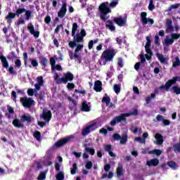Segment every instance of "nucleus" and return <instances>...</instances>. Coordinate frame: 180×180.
<instances>
[{"mask_svg":"<svg viewBox=\"0 0 180 180\" xmlns=\"http://www.w3.org/2000/svg\"><path fill=\"white\" fill-rule=\"evenodd\" d=\"M117 5H119V0H112L110 4L106 1L100 4L98 6V11L100 12L101 20H107L108 18H106V15L112 13L110 8H116Z\"/></svg>","mask_w":180,"mask_h":180,"instance_id":"f257e3e1","label":"nucleus"},{"mask_svg":"<svg viewBox=\"0 0 180 180\" xmlns=\"http://www.w3.org/2000/svg\"><path fill=\"white\" fill-rule=\"evenodd\" d=\"M116 56L115 49H106L101 55V59L98 60L100 65H106V63L113 60V57Z\"/></svg>","mask_w":180,"mask_h":180,"instance_id":"f03ea898","label":"nucleus"},{"mask_svg":"<svg viewBox=\"0 0 180 180\" xmlns=\"http://www.w3.org/2000/svg\"><path fill=\"white\" fill-rule=\"evenodd\" d=\"M77 30H78V24H77V22H74L72 27V36L74 37L75 41L82 43V41H84V37L86 36V32L85 30H81L80 32H78L77 35H75Z\"/></svg>","mask_w":180,"mask_h":180,"instance_id":"7ed1b4c3","label":"nucleus"},{"mask_svg":"<svg viewBox=\"0 0 180 180\" xmlns=\"http://www.w3.org/2000/svg\"><path fill=\"white\" fill-rule=\"evenodd\" d=\"M53 79L56 81V84H67V82L72 81L74 79V75L68 72L63 74V76L60 79L58 73L55 72L53 75Z\"/></svg>","mask_w":180,"mask_h":180,"instance_id":"20e7f679","label":"nucleus"},{"mask_svg":"<svg viewBox=\"0 0 180 180\" xmlns=\"http://www.w3.org/2000/svg\"><path fill=\"white\" fill-rule=\"evenodd\" d=\"M131 115H137V110H134L133 112L121 114L120 116L115 117L110 122L111 126H115V124L119 123V122H122V120H124L125 117H129V116H131Z\"/></svg>","mask_w":180,"mask_h":180,"instance_id":"39448f33","label":"nucleus"},{"mask_svg":"<svg viewBox=\"0 0 180 180\" xmlns=\"http://www.w3.org/2000/svg\"><path fill=\"white\" fill-rule=\"evenodd\" d=\"M25 12H26V9L25 8H19L16 10L15 13H8V14L6 17L8 23H12V19H15V18H16V15L20 16V15H22V13H25Z\"/></svg>","mask_w":180,"mask_h":180,"instance_id":"423d86ee","label":"nucleus"},{"mask_svg":"<svg viewBox=\"0 0 180 180\" xmlns=\"http://www.w3.org/2000/svg\"><path fill=\"white\" fill-rule=\"evenodd\" d=\"M99 126H98V124L95 122H91L89 125L84 128L82 131V136H86L91 133V131H94V130H96Z\"/></svg>","mask_w":180,"mask_h":180,"instance_id":"0eeeda50","label":"nucleus"},{"mask_svg":"<svg viewBox=\"0 0 180 180\" xmlns=\"http://www.w3.org/2000/svg\"><path fill=\"white\" fill-rule=\"evenodd\" d=\"M176 81L180 82V77H173L172 79L166 82L165 85H162L159 87V89L165 91H169V88L172 86L173 84H175Z\"/></svg>","mask_w":180,"mask_h":180,"instance_id":"6e6552de","label":"nucleus"},{"mask_svg":"<svg viewBox=\"0 0 180 180\" xmlns=\"http://www.w3.org/2000/svg\"><path fill=\"white\" fill-rule=\"evenodd\" d=\"M75 136L74 135L68 136L63 139H60L55 144V147H61L62 146H65L67 143H70L74 140Z\"/></svg>","mask_w":180,"mask_h":180,"instance_id":"1a4fd4ad","label":"nucleus"},{"mask_svg":"<svg viewBox=\"0 0 180 180\" xmlns=\"http://www.w3.org/2000/svg\"><path fill=\"white\" fill-rule=\"evenodd\" d=\"M147 43L145 46L146 51L147 54H146V58L148 60V61H150L151 60V57H153V52H151V50L150 49V46H151V40H150V38L147 37L146 38Z\"/></svg>","mask_w":180,"mask_h":180,"instance_id":"9d476101","label":"nucleus"},{"mask_svg":"<svg viewBox=\"0 0 180 180\" xmlns=\"http://www.w3.org/2000/svg\"><path fill=\"white\" fill-rule=\"evenodd\" d=\"M114 22L120 27L126 26L127 25V16H119L117 18H115L114 19Z\"/></svg>","mask_w":180,"mask_h":180,"instance_id":"9b49d317","label":"nucleus"},{"mask_svg":"<svg viewBox=\"0 0 180 180\" xmlns=\"http://www.w3.org/2000/svg\"><path fill=\"white\" fill-rule=\"evenodd\" d=\"M141 20L143 25H154V20L153 18H147V13L146 12L141 13Z\"/></svg>","mask_w":180,"mask_h":180,"instance_id":"f8f14e48","label":"nucleus"},{"mask_svg":"<svg viewBox=\"0 0 180 180\" xmlns=\"http://www.w3.org/2000/svg\"><path fill=\"white\" fill-rule=\"evenodd\" d=\"M20 102L24 108H30L31 106H33V105H34V101L31 98H21Z\"/></svg>","mask_w":180,"mask_h":180,"instance_id":"ddd939ff","label":"nucleus"},{"mask_svg":"<svg viewBox=\"0 0 180 180\" xmlns=\"http://www.w3.org/2000/svg\"><path fill=\"white\" fill-rule=\"evenodd\" d=\"M41 119H43L45 122L51 120V111L44 108L42 114L40 115Z\"/></svg>","mask_w":180,"mask_h":180,"instance_id":"4468645a","label":"nucleus"},{"mask_svg":"<svg viewBox=\"0 0 180 180\" xmlns=\"http://www.w3.org/2000/svg\"><path fill=\"white\" fill-rule=\"evenodd\" d=\"M27 30H29L30 34H32L35 39H38L39 36H40V32L34 30V26L32 22L28 24Z\"/></svg>","mask_w":180,"mask_h":180,"instance_id":"2eb2a0df","label":"nucleus"},{"mask_svg":"<svg viewBox=\"0 0 180 180\" xmlns=\"http://www.w3.org/2000/svg\"><path fill=\"white\" fill-rule=\"evenodd\" d=\"M65 13H67V3L63 1L62 6L58 13V16L63 18L65 16Z\"/></svg>","mask_w":180,"mask_h":180,"instance_id":"dca6fc26","label":"nucleus"},{"mask_svg":"<svg viewBox=\"0 0 180 180\" xmlns=\"http://www.w3.org/2000/svg\"><path fill=\"white\" fill-rule=\"evenodd\" d=\"M44 84V80L43 79L42 76H39L37 77V84H34L35 89L37 91H40V88L43 86Z\"/></svg>","mask_w":180,"mask_h":180,"instance_id":"f3484780","label":"nucleus"},{"mask_svg":"<svg viewBox=\"0 0 180 180\" xmlns=\"http://www.w3.org/2000/svg\"><path fill=\"white\" fill-rule=\"evenodd\" d=\"M172 32H174L172 20L171 19H168L166 20V33H171Z\"/></svg>","mask_w":180,"mask_h":180,"instance_id":"a211bd4d","label":"nucleus"},{"mask_svg":"<svg viewBox=\"0 0 180 180\" xmlns=\"http://www.w3.org/2000/svg\"><path fill=\"white\" fill-rule=\"evenodd\" d=\"M13 124L15 127H17L18 129H23L24 127V124L21 119L13 120Z\"/></svg>","mask_w":180,"mask_h":180,"instance_id":"6ab92c4d","label":"nucleus"},{"mask_svg":"<svg viewBox=\"0 0 180 180\" xmlns=\"http://www.w3.org/2000/svg\"><path fill=\"white\" fill-rule=\"evenodd\" d=\"M160 164V160L158 159H152L147 160L146 165L148 167H157Z\"/></svg>","mask_w":180,"mask_h":180,"instance_id":"aec40b11","label":"nucleus"},{"mask_svg":"<svg viewBox=\"0 0 180 180\" xmlns=\"http://www.w3.org/2000/svg\"><path fill=\"white\" fill-rule=\"evenodd\" d=\"M103 102H105V103H106V106H108V108H115L113 103H110V97H109L108 96L105 95L103 98Z\"/></svg>","mask_w":180,"mask_h":180,"instance_id":"412c9836","label":"nucleus"},{"mask_svg":"<svg viewBox=\"0 0 180 180\" xmlns=\"http://www.w3.org/2000/svg\"><path fill=\"white\" fill-rule=\"evenodd\" d=\"M155 139L156 140V144H158V146H161V144L164 143V138L162 137V134H156L155 135Z\"/></svg>","mask_w":180,"mask_h":180,"instance_id":"4be33fe9","label":"nucleus"},{"mask_svg":"<svg viewBox=\"0 0 180 180\" xmlns=\"http://www.w3.org/2000/svg\"><path fill=\"white\" fill-rule=\"evenodd\" d=\"M20 120L22 123L24 122H27V123H30V122H32V116H30V115L29 114H24L21 115Z\"/></svg>","mask_w":180,"mask_h":180,"instance_id":"5701e85b","label":"nucleus"},{"mask_svg":"<svg viewBox=\"0 0 180 180\" xmlns=\"http://www.w3.org/2000/svg\"><path fill=\"white\" fill-rule=\"evenodd\" d=\"M156 56L158 58L159 61H160L161 64H167V61L168 59L164 56V55L161 53H156Z\"/></svg>","mask_w":180,"mask_h":180,"instance_id":"b1692460","label":"nucleus"},{"mask_svg":"<svg viewBox=\"0 0 180 180\" xmlns=\"http://www.w3.org/2000/svg\"><path fill=\"white\" fill-rule=\"evenodd\" d=\"M94 90L96 92H101L102 91V82L97 80L94 83Z\"/></svg>","mask_w":180,"mask_h":180,"instance_id":"393cba45","label":"nucleus"},{"mask_svg":"<svg viewBox=\"0 0 180 180\" xmlns=\"http://www.w3.org/2000/svg\"><path fill=\"white\" fill-rule=\"evenodd\" d=\"M104 150L109 153V155H110V157H116V155H115V153H113V152L111 151L112 150L111 145H105Z\"/></svg>","mask_w":180,"mask_h":180,"instance_id":"a878e982","label":"nucleus"},{"mask_svg":"<svg viewBox=\"0 0 180 180\" xmlns=\"http://www.w3.org/2000/svg\"><path fill=\"white\" fill-rule=\"evenodd\" d=\"M0 60L4 68H7L8 67H9V63H8V60H6V58L4 56V55H0Z\"/></svg>","mask_w":180,"mask_h":180,"instance_id":"bb28decb","label":"nucleus"},{"mask_svg":"<svg viewBox=\"0 0 180 180\" xmlns=\"http://www.w3.org/2000/svg\"><path fill=\"white\" fill-rule=\"evenodd\" d=\"M82 110L84 112H89L91 110V104L86 103V102H83L82 105Z\"/></svg>","mask_w":180,"mask_h":180,"instance_id":"cd10ccee","label":"nucleus"},{"mask_svg":"<svg viewBox=\"0 0 180 180\" xmlns=\"http://www.w3.org/2000/svg\"><path fill=\"white\" fill-rule=\"evenodd\" d=\"M131 131H133L134 134H141L143 133V130H141V128H139L137 127H131L130 129Z\"/></svg>","mask_w":180,"mask_h":180,"instance_id":"c85d7f7f","label":"nucleus"},{"mask_svg":"<svg viewBox=\"0 0 180 180\" xmlns=\"http://www.w3.org/2000/svg\"><path fill=\"white\" fill-rule=\"evenodd\" d=\"M69 53V57L70 58V60H75L77 58H78L79 56L76 52H72V51H68Z\"/></svg>","mask_w":180,"mask_h":180,"instance_id":"c756f323","label":"nucleus"},{"mask_svg":"<svg viewBox=\"0 0 180 180\" xmlns=\"http://www.w3.org/2000/svg\"><path fill=\"white\" fill-rule=\"evenodd\" d=\"M84 151L86 153H89L90 155H95V149L94 148H89L88 146H85Z\"/></svg>","mask_w":180,"mask_h":180,"instance_id":"7c9ffc66","label":"nucleus"},{"mask_svg":"<svg viewBox=\"0 0 180 180\" xmlns=\"http://www.w3.org/2000/svg\"><path fill=\"white\" fill-rule=\"evenodd\" d=\"M117 176H122L123 175V166L121 164H119L117 169Z\"/></svg>","mask_w":180,"mask_h":180,"instance_id":"2f4dec72","label":"nucleus"},{"mask_svg":"<svg viewBox=\"0 0 180 180\" xmlns=\"http://www.w3.org/2000/svg\"><path fill=\"white\" fill-rule=\"evenodd\" d=\"M86 11L88 12V15L91 16V15H92L95 11V7L92 5H89L87 6Z\"/></svg>","mask_w":180,"mask_h":180,"instance_id":"473e14b6","label":"nucleus"},{"mask_svg":"<svg viewBox=\"0 0 180 180\" xmlns=\"http://www.w3.org/2000/svg\"><path fill=\"white\" fill-rule=\"evenodd\" d=\"M174 43V39L172 37L169 38V37H167L165 39V44L167 46H171Z\"/></svg>","mask_w":180,"mask_h":180,"instance_id":"72a5a7b5","label":"nucleus"},{"mask_svg":"<svg viewBox=\"0 0 180 180\" xmlns=\"http://www.w3.org/2000/svg\"><path fill=\"white\" fill-rule=\"evenodd\" d=\"M167 165L172 168V169H176V168H178V165L174 162V161H171L167 162Z\"/></svg>","mask_w":180,"mask_h":180,"instance_id":"f704fd0d","label":"nucleus"},{"mask_svg":"<svg viewBox=\"0 0 180 180\" xmlns=\"http://www.w3.org/2000/svg\"><path fill=\"white\" fill-rule=\"evenodd\" d=\"M77 169H78V167H77V164L74 163L72 165V167L70 168V174L72 175H75V174H77Z\"/></svg>","mask_w":180,"mask_h":180,"instance_id":"c9c22d12","label":"nucleus"},{"mask_svg":"<svg viewBox=\"0 0 180 180\" xmlns=\"http://www.w3.org/2000/svg\"><path fill=\"white\" fill-rule=\"evenodd\" d=\"M25 20H30V18H32V11H30V10H25Z\"/></svg>","mask_w":180,"mask_h":180,"instance_id":"e433bc0d","label":"nucleus"},{"mask_svg":"<svg viewBox=\"0 0 180 180\" xmlns=\"http://www.w3.org/2000/svg\"><path fill=\"white\" fill-rule=\"evenodd\" d=\"M127 134H124L122 135V136L120 138V144H126L127 143Z\"/></svg>","mask_w":180,"mask_h":180,"instance_id":"4c0bfd02","label":"nucleus"},{"mask_svg":"<svg viewBox=\"0 0 180 180\" xmlns=\"http://www.w3.org/2000/svg\"><path fill=\"white\" fill-rule=\"evenodd\" d=\"M82 49H84V44H77L76 45V49L75 50V52L76 53V54L78 55L79 51H82Z\"/></svg>","mask_w":180,"mask_h":180,"instance_id":"58836bf2","label":"nucleus"},{"mask_svg":"<svg viewBox=\"0 0 180 180\" xmlns=\"http://www.w3.org/2000/svg\"><path fill=\"white\" fill-rule=\"evenodd\" d=\"M56 180H64V172H59L56 175Z\"/></svg>","mask_w":180,"mask_h":180,"instance_id":"ea45409f","label":"nucleus"},{"mask_svg":"<svg viewBox=\"0 0 180 180\" xmlns=\"http://www.w3.org/2000/svg\"><path fill=\"white\" fill-rule=\"evenodd\" d=\"M7 58L8 60H15V58H18V56H16V53H15V52H11L8 54Z\"/></svg>","mask_w":180,"mask_h":180,"instance_id":"a19ab883","label":"nucleus"},{"mask_svg":"<svg viewBox=\"0 0 180 180\" xmlns=\"http://www.w3.org/2000/svg\"><path fill=\"white\" fill-rule=\"evenodd\" d=\"M161 150L155 149L152 151L148 152V154H155V155H161L162 154Z\"/></svg>","mask_w":180,"mask_h":180,"instance_id":"79ce46f5","label":"nucleus"},{"mask_svg":"<svg viewBox=\"0 0 180 180\" xmlns=\"http://www.w3.org/2000/svg\"><path fill=\"white\" fill-rule=\"evenodd\" d=\"M34 139H36V140H37V141H40V140H41V134H40V133L39 131H35L33 134Z\"/></svg>","mask_w":180,"mask_h":180,"instance_id":"37998d69","label":"nucleus"},{"mask_svg":"<svg viewBox=\"0 0 180 180\" xmlns=\"http://www.w3.org/2000/svg\"><path fill=\"white\" fill-rule=\"evenodd\" d=\"M155 9V6H154V1L153 0H150L148 5V10L153 11Z\"/></svg>","mask_w":180,"mask_h":180,"instance_id":"c03bdc74","label":"nucleus"},{"mask_svg":"<svg viewBox=\"0 0 180 180\" xmlns=\"http://www.w3.org/2000/svg\"><path fill=\"white\" fill-rule=\"evenodd\" d=\"M106 27L107 29L111 30V32H113V30L116 29V27H115V25L112 22H108V24H106Z\"/></svg>","mask_w":180,"mask_h":180,"instance_id":"a18cd8bd","label":"nucleus"},{"mask_svg":"<svg viewBox=\"0 0 180 180\" xmlns=\"http://www.w3.org/2000/svg\"><path fill=\"white\" fill-rule=\"evenodd\" d=\"M113 89H114L115 94H117V95L120 94V85H119V84H114Z\"/></svg>","mask_w":180,"mask_h":180,"instance_id":"49530a36","label":"nucleus"},{"mask_svg":"<svg viewBox=\"0 0 180 180\" xmlns=\"http://www.w3.org/2000/svg\"><path fill=\"white\" fill-rule=\"evenodd\" d=\"M154 98H155V94H151L150 96H149L146 98V103H150V102H151V99H154Z\"/></svg>","mask_w":180,"mask_h":180,"instance_id":"de8ad7c7","label":"nucleus"},{"mask_svg":"<svg viewBox=\"0 0 180 180\" xmlns=\"http://www.w3.org/2000/svg\"><path fill=\"white\" fill-rule=\"evenodd\" d=\"M44 179H46V173L44 172H42L38 176L37 180H44Z\"/></svg>","mask_w":180,"mask_h":180,"instance_id":"09e8293b","label":"nucleus"},{"mask_svg":"<svg viewBox=\"0 0 180 180\" xmlns=\"http://www.w3.org/2000/svg\"><path fill=\"white\" fill-rule=\"evenodd\" d=\"M170 37H172L173 41L178 40V39H179L180 37V34H176V33L171 34Z\"/></svg>","mask_w":180,"mask_h":180,"instance_id":"8fccbe9b","label":"nucleus"},{"mask_svg":"<svg viewBox=\"0 0 180 180\" xmlns=\"http://www.w3.org/2000/svg\"><path fill=\"white\" fill-rule=\"evenodd\" d=\"M180 65L179 58H175V60L173 61V67H178Z\"/></svg>","mask_w":180,"mask_h":180,"instance_id":"3c124183","label":"nucleus"},{"mask_svg":"<svg viewBox=\"0 0 180 180\" xmlns=\"http://www.w3.org/2000/svg\"><path fill=\"white\" fill-rule=\"evenodd\" d=\"M172 89H173L174 94H176V95L180 94V87L174 86L172 87Z\"/></svg>","mask_w":180,"mask_h":180,"instance_id":"603ef678","label":"nucleus"},{"mask_svg":"<svg viewBox=\"0 0 180 180\" xmlns=\"http://www.w3.org/2000/svg\"><path fill=\"white\" fill-rule=\"evenodd\" d=\"M135 141H138V143H141V144H146V139H141V137L135 138Z\"/></svg>","mask_w":180,"mask_h":180,"instance_id":"864d4df0","label":"nucleus"},{"mask_svg":"<svg viewBox=\"0 0 180 180\" xmlns=\"http://www.w3.org/2000/svg\"><path fill=\"white\" fill-rule=\"evenodd\" d=\"M51 70H57V71H62L63 68L61 65H54V68H51Z\"/></svg>","mask_w":180,"mask_h":180,"instance_id":"5fc2aeb1","label":"nucleus"},{"mask_svg":"<svg viewBox=\"0 0 180 180\" xmlns=\"http://www.w3.org/2000/svg\"><path fill=\"white\" fill-rule=\"evenodd\" d=\"M67 88L69 91H71L72 89H74L75 88V84L72 83H68Z\"/></svg>","mask_w":180,"mask_h":180,"instance_id":"6e6d98bb","label":"nucleus"},{"mask_svg":"<svg viewBox=\"0 0 180 180\" xmlns=\"http://www.w3.org/2000/svg\"><path fill=\"white\" fill-rule=\"evenodd\" d=\"M179 6H180L179 4L171 5L170 7L169 8V11H172V9H176L179 8Z\"/></svg>","mask_w":180,"mask_h":180,"instance_id":"4d7b16f0","label":"nucleus"},{"mask_svg":"<svg viewBox=\"0 0 180 180\" xmlns=\"http://www.w3.org/2000/svg\"><path fill=\"white\" fill-rule=\"evenodd\" d=\"M31 64L32 67H37L39 65V62H37V60L32 59L31 60Z\"/></svg>","mask_w":180,"mask_h":180,"instance_id":"13d9d810","label":"nucleus"},{"mask_svg":"<svg viewBox=\"0 0 180 180\" xmlns=\"http://www.w3.org/2000/svg\"><path fill=\"white\" fill-rule=\"evenodd\" d=\"M44 22L46 25H50V22H51V17H50V15H47L44 19Z\"/></svg>","mask_w":180,"mask_h":180,"instance_id":"bf43d9fd","label":"nucleus"},{"mask_svg":"<svg viewBox=\"0 0 180 180\" xmlns=\"http://www.w3.org/2000/svg\"><path fill=\"white\" fill-rule=\"evenodd\" d=\"M25 23H26L25 19L20 18L18 20L17 25L19 26L20 25H25Z\"/></svg>","mask_w":180,"mask_h":180,"instance_id":"052dcab7","label":"nucleus"},{"mask_svg":"<svg viewBox=\"0 0 180 180\" xmlns=\"http://www.w3.org/2000/svg\"><path fill=\"white\" fill-rule=\"evenodd\" d=\"M14 63L18 68H20V66L22 65L20 59H16Z\"/></svg>","mask_w":180,"mask_h":180,"instance_id":"680f3d73","label":"nucleus"},{"mask_svg":"<svg viewBox=\"0 0 180 180\" xmlns=\"http://www.w3.org/2000/svg\"><path fill=\"white\" fill-rule=\"evenodd\" d=\"M165 120V118H164V116H162V115H158L157 116H156V120L158 121V122H162V121Z\"/></svg>","mask_w":180,"mask_h":180,"instance_id":"e2e57ef3","label":"nucleus"},{"mask_svg":"<svg viewBox=\"0 0 180 180\" xmlns=\"http://www.w3.org/2000/svg\"><path fill=\"white\" fill-rule=\"evenodd\" d=\"M50 64L51 65V68H54V65H56V58H51V59H50Z\"/></svg>","mask_w":180,"mask_h":180,"instance_id":"0e129e2a","label":"nucleus"},{"mask_svg":"<svg viewBox=\"0 0 180 180\" xmlns=\"http://www.w3.org/2000/svg\"><path fill=\"white\" fill-rule=\"evenodd\" d=\"M117 65H119V67H120V68L123 67V59L122 58H118Z\"/></svg>","mask_w":180,"mask_h":180,"instance_id":"69168bd1","label":"nucleus"},{"mask_svg":"<svg viewBox=\"0 0 180 180\" xmlns=\"http://www.w3.org/2000/svg\"><path fill=\"white\" fill-rule=\"evenodd\" d=\"M86 169H91L92 168V162H87L86 164Z\"/></svg>","mask_w":180,"mask_h":180,"instance_id":"338daca9","label":"nucleus"},{"mask_svg":"<svg viewBox=\"0 0 180 180\" xmlns=\"http://www.w3.org/2000/svg\"><path fill=\"white\" fill-rule=\"evenodd\" d=\"M174 148L175 150V151H180V143H177L176 145H174Z\"/></svg>","mask_w":180,"mask_h":180,"instance_id":"774afa93","label":"nucleus"}]
</instances>
